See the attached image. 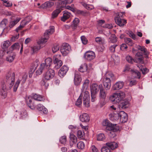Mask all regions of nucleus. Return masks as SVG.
Returning <instances> with one entry per match:
<instances>
[{"label":"nucleus","instance_id":"f257e3e1","mask_svg":"<svg viewBox=\"0 0 152 152\" xmlns=\"http://www.w3.org/2000/svg\"><path fill=\"white\" fill-rule=\"evenodd\" d=\"M52 63V60L50 58H47L45 60V63H42L36 72V74H41L43 70L49 69Z\"/></svg>","mask_w":152,"mask_h":152},{"label":"nucleus","instance_id":"f03ea898","mask_svg":"<svg viewBox=\"0 0 152 152\" xmlns=\"http://www.w3.org/2000/svg\"><path fill=\"white\" fill-rule=\"evenodd\" d=\"M125 96L124 93L120 91L113 94L110 97V99L114 103H118L124 99Z\"/></svg>","mask_w":152,"mask_h":152},{"label":"nucleus","instance_id":"7ed1b4c3","mask_svg":"<svg viewBox=\"0 0 152 152\" xmlns=\"http://www.w3.org/2000/svg\"><path fill=\"white\" fill-rule=\"evenodd\" d=\"M15 74L14 72H8L6 75V79L7 82L9 84V88L11 89L14 84L15 80Z\"/></svg>","mask_w":152,"mask_h":152},{"label":"nucleus","instance_id":"20e7f679","mask_svg":"<svg viewBox=\"0 0 152 152\" xmlns=\"http://www.w3.org/2000/svg\"><path fill=\"white\" fill-rule=\"evenodd\" d=\"M27 77V73L26 72H23L22 78H18L16 81L13 86V90L14 91H16L20 82L22 85H23L25 83Z\"/></svg>","mask_w":152,"mask_h":152},{"label":"nucleus","instance_id":"39448f33","mask_svg":"<svg viewBox=\"0 0 152 152\" xmlns=\"http://www.w3.org/2000/svg\"><path fill=\"white\" fill-rule=\"evenodd\" d=\"M70 50V47L67 43H63L61 46L60 51L64 56H66Z\"/></svg>","mask_w":152,"mask_h":152},{"label":"nucleus","instance_id":"423d86ee","mask_svg":"<svg viewBox=\"0 0 152 152\" xmlns=\"http://www.w3.org/2000/svg\"><path fill=\"white\" fill-rule=\"evenodd\" d=\"M93 69L91 64H89L87 66V64L84 63L81 65L80 68H79V71L82 72H87L88 73H89Z\"/></svg>","mask_w":152,"mask_h":152},{"label":"nucleus","instance_id":"0eeeda50","mask_svg":"<svg viewBox=\"0 0 152 152\" xmlns=\"http://www.w3.org/2000/svg\"><path fill=\"white\" fill-rule=\"evenodd\" d=\"M95 57L94 52L92 51H88L84 55L85 58L88 61H91L93 60L95 58Z\"/></svg>","mask_w":152,"mask_h":152},{"label":"nucleus","instance_id":"6e6552de","mask_svg":"<svg viewBox=\"0 0 152 152\" xmlns=\"http://www.w3.org/2000/svg\"><path fill=\"white\" fill-rule=\"evenodd\" d=\"M54 71L52 69H49L45 74L44 77L46 80H49L54 77Z\"/></svg>","mask_w":152,"mask_h":152},{"label":"nucleus","instance_id":"1a4fd4ad","mask_svg":"<svg viewBox=\"0 0 152 152\" xmlns=\"http://www.w3.org/2000/svg\"><path fill=\"white\" fill-rule=\"evenodd\" d=\"M119 116L120 121L121 122L124 123L127 121V114L124 111H121L119 112Z\"/></svg>","mask_w":152,"mask_h":152},{"label":"nucleus","instance_id":"9d476101","mask_svg":"<svg viewBox=\"0 0 152 152\" xmlns=\"http://www.w3.org/2000/svg\"><path fill=\"white\" fill-rule=\"evenodd\" d=\"M1 88L0 91L1 95L5 98L7 96V90L6 85L4 82L1 83Z\"/></svg>","mask_w":152,"mask_h":152},{"label":"nucleus","instance_id":"9b49d317","mask_svg":"<svg viewBox=\"0 0 152 152\" xmlns=\"http://www.w3.org/2000/svg\"><path fill=\"white\" fill-rule=\"evenodd\" d=\"M115 20L116 23L121 27H123L126 23V20L122 19L121 18L115 17Z\"/></svg>","mask_w":152,"mask_h":152},{"label":"nucleus","instance_id":"f8f14e48","mask_svg":"<svg viewBox=\"0 0 152 152\" xmlns=\"http://www.w3.org/2000/svg\"><path fill=\"white\" fill-rule=\"evenodd\" d=\"M99 96L100 99H105L106 98L107 93L106 92L102 84L99 85Z\"/></svg>","mask_w":152,"mask_h":152},{"label":"nucleus","instance_id":"ddd939ff","mask_svg":"<svg viewBox=\"0 0 152 152\" xmlns=\"http://www.w3.org/2000/svg\"><path fill=\"white\" fill-rule=\"evenodd\" d=\"M68 70V67L65 65L63 66L60 69L58 72V75L61 78L63 77L66 74Z\"/></svg>","mask_w":152,"mask_h":152},{"label":"nucleus","instance_id":"4468645a","mask_svg":"<svg viewBox=\"0 0 152 152\" xmlns=\"http://www.w3.org/2000/svg\"><path fill=\"white\" fill-rule=\"evenodd\" d=\"M7 53L8 55L6 58V61L10 63L12 62L15 58V54L12 52L7 51Z\"/></svg>","mask_w":152,"mask_h":152},{"label":"nucleus","instance_id":"2eb2a0df","mask_svg":"<svg viewBox=\"0 0 152 152\" xmlns=\"http://www.w3.org/2000/svg\"><path fill=\"white\" fill-rule=\"evenodd\" d=\"M103 84L106 90L109 89L111 86V81L109 79L104 77L103 80Z\"/></svg>","mask_w":152,"mask_h":152},{"label":"nucleus","instance_id":"dca6fc26","mask_svg":"<svg viewBox=\"0 0 152 152\" xmlns=\"http://www.w3.org/2000/svg\"><path fill=\"white\" fill-rule=\"evenodd\" d=\"M63 15L61 18V20L63 22H65L66 20L71 18L72 17L71 14L67 11L63 12Z\"/></svg>","mask_w":152,"mask_h":152},{"label":"nucleus","instance_id":"f3484780","mask_svg":"<svg viewBox=\"0 0 152 152\" xmlns=\"http://www.w3.org/2000/svg\"><path fill=\"white\" fill-rule=\"evenodd\" d=\"M124 85V83L122 81H118L113 86L112 89L113 90H117L122 88Z\"/></svg>","mask_w":152,"mask_h":152},{"label":"nucleus","instance_id":"a211bd4d","mask_svg":"<svg viewBox=\"0 0 152 152\" xmlns=\"http://www.w3.org/2000/svg\"><path fill=\"white\" fill-rule=\"evenodd\" d=\"M91 94H96L99 89V86L95 83H93L90 86Z\"/></svg>","mask_w":152,"mask_h":152},{"label":"nucleus","instance_id":"6ab92c4d","mask_svg":"<svg viewBox=\"0 0 152 152\" xmlns=\"http://www.w3.org/2000/svg\"><path fill=\"white\" fill-rule=\"evenodd\" d=\"M82 80L80 75L78 72L75 73L74 79V83L75 85H78L81 82Z\"/></svg>","mask_w":152,"mask_h":152},{"label":"nucleus","instance_id":"aec40b11","mask_svg":"<svg viewBox=\"0 0 152 152\" xmlns=\"http://www.w3.org/2000/svg\"><path fill=\"white\" fill-rule=\"evenodd\" d=\"M136 58L134 61L138 63L143 64L144 63L143 58L140 52H138L136 55Z\"/></svg>","mask_w":152,"mask_h":152},{"label":"nucleus","instance_id":"412c9836","mask_svg":"<svg viewBox=\"0 0 152 152\" xmlns=\"http://www.w3.org/2000/svg\"><path fill=\"white\" fill-rule=\"evenodd\" d=\"M37 64V63L34 64L32 63L31 65L30 69L28 72L29 77H31L32 75L34 72L35 70L38 67Z\"/></svg>","mask_w":152,"mask_h":152},{"label":"nucleus","instance_id":"4be33fe9","mask_svg":"<svg viewBox=\"0 0 152 152\" xmlns=\"http://www.w3.org/2000/svg\"><path fill=\"white\" fill-rule=\"evenodd\" d=\"M80 120L83 122H88L90 120V118L88 114L86 113H84L80 116Z\"/></svg>","mask_w":152,"mask_h":152},{"label":"nucleus","instance_id":"5701e85b","mask_svg":"<svg viewBox=\"0 0 152 152\" xmlns=\"http://www.w3.org/2000/svg\"><path fill=\"white\" fill-rule=\"evenodd\" d=\"M95 41L98 44L104 45L106 43V41L104 38L102 37H97L95 38Z\"/></svg>","mask_w":152,"mask_h":152},{"label":"nucleus","instance_id":"b1692460","mask_svg":"<svg viewBox=\"0 0 152 152\" xmlns=\"http://www.w3.org/2000/svg\"><path fill=\"white\" fill-rule=\"evenodd\" d=\"M29 22V21H27L26 20H22L21 22L20 25L16 29L15 31L17 32H18L19 30H21L24 28Z\"/></svg>","mask_w":152,"mask_h":152},{"label":"nucleus","instance_id":"393cba45","mask_svg":"<svg viewBox=\"0 0 152 152\" xmlns=\"http://www.w3.org/2000/svg\"><path fill=\"white\" fill-rule=\"evenodd\" d=\"M106 145L111 149L113 150L116 148L118 147L117 143L114 142H108L106 143Z\"/></svg>","mask_w":152,"mask_h":152},{"label":"nucleus","instance_id":"a878e982","mask_svg":"<svg viewBox=\"0 0 152 152\" xmlns=\"http://www.w3.org/2000/svg\"><path fill=\"white\" fill-rule=\"evenodd\" d=\"M44 38H42L39 39L37 43L39 45L43 44L46 42L49 38V36H45L44 35Z\"/></svg>","mask_w":152,"mask_h":152},{"label":"nucleus","instance_id":"bb28decb","mask_svg":"<svg viewBox=\"0 0 152 152\" xmlns=\"http://www.w3.org/2000/svg\"><path fill=\"white\" fill-rule=\"evenodd\" d=\"M37 109L39 111H42L44 114H46L48 112V110L42 105L38 104L37 107Z\"/></svg>","mask_w":152,"mask_h":152},{"label":"nucleus","instance_id":"cd10ccee","mask_svg":"<svg viewBox=\"0 0 152 152\" xmlns=\"http://www.w3.org/2000/svg\"><path fill=\"white\" fill-rule=\"evenodd\" d=\"M112 124L107 119L103 121L102 123V125L103 126H105L107 129L108 130H109V128L112 126Z\"/></svg>","mask_w":152,"mask_h":152},{"label":"nucleus","instance_id":"c85d7f7f","mask_svg":"<svg viewBox=\"0 0 152 152\" xmlns=\"http://www.w3.org/2000/svg\"><path fill=\"white\" fill-rule=\"evenodd\" d=\"M104 77L109 79L111 81L115 80V77L114 75L110 72H107L105 75Z\"/></svg>","mask_w":152,"mask_h":152},{"label":"nucleus","instance_id":"c756f323","mask_svg":"<svg viewBox=\"0 0 152 152\" xmlns=\"http://www.w3.org/2000/svg\"><path fill=\"white\" fill-rule=\"evenodd\" d=\"M54 31V27L53 26H52L50 27V29L46 31L44 33V35L46 36H49L52 34Z\"/></svg>","mask_w":152,"mask_h":152},{"label":"nucleus","instance_id":"7c9ffc66","mask_svg":"<svg viewBox=\"0 0 152 152\" xmlns=\"http://www.w3.org/2000/svg\"><path fill=\"white\" fill-rule=\"evenodd\" d=\"M89 83V80L88 79H86L85 80L82 88V91L83 92L87 90L88 88Z\"/></svg>","mask_w":152,"mask_h":152},{"label":"nucleus","instance_id":"2f4dec72","mask_svg":"<svg viewBox=\"0 0 152 152\" xmlns=\"http://www.w3.org/2000/svg\"><path fill=\"white\" fill-rule=\"evenodd\" d=\"M60 8L54 10L52 13V17L54 18L56 17L58 14L61 12L62 9L61 8L62 7L61 6L60 7Z\"/></svg>","mask_w":152,"mask_h":152},{"label":"nucleus","instance_id":"473e14b6","mask_svg":"<svg viewBox=\"0 0 152 152\" xmlns=\"http://www.w3.org/2000/svg\"><path fill=\"white\" fill-rule=\"evenodd\" d=\"M136 48L138 50L143 52L145 55L147 56L148 55V53L146 49L144 47L138 45L137 46Z\"/></svg>","mask_w":152,"mask_h":152},{"label":"nucleus","instance_id":"72a5a7b5","mask_svg":"<svg viewBox=\"0 0 152 152\" xmlns=\"http://www.w3.org/2000/svg\"><path fill=\"white\" fill-rule=\"evenodd\" d=\"M80 22V20L78 18H75L72 22V25L73 29H75L78 26Z\"/></svg>","mask_w":152,"mask_h":152},{"label":"nucleus","instance_id":"f704fd0d","mask_svg":"<svg viewBox=\"0 0 152 152\" xmlns=\"http://www.w3.org/2000/svg\"><path fill=\"white\" fill-rule=\"evenodd\" d=\"M119 127L117 126L116 124H112L110 128H109L110 131H112L113 132H117L119 130Z\"/></svg>","mask_w":152,"mask_h":152},{"label":"nucleus","instance_id":"c9c22d12","mask_svg":"<svg viewBox=\"0 0 152 152\" xmlns=\"http://www.w3.org/2000/svg\"><path fill=\"white\" fill-rule=\"evenodd\" d=\"M119 112L115 111L111 119L112 120L116 121L119 118Z\"/></svg>","mask_w":152,"mask_h":152},{"label":"nucleus","instance_id":"e433bc0d","mask_svg":"<svg viewBox=\"0 0 152 152\" xmlns=\"http://www.w3.org/2000/svg\"><path fill=\"white\" fill-rule=\"evenodd\" d=\"M21 18H16L15 20L10 22L9 26L11 28L15 26L20 20Z\"/></svg>","mask_w":152,"mask_h":152},{"label":"nucleus","instance_id":"4c0bfd02","mask_svg":"<svg viewBox=\"0 0 152 152\" xmlns=\"http://www.w3.org/2000/svg\"><path fill=\"white\" fill-rule=\"evenodd\" d=\"M32 97L34 100L37 101H42L43 100L42 97L39 95L36 94H33Z\"/></svg>","mask_w":152,"mask_h":152},{"label":"nucleus","instance_id":"58836bf2","mask_svg":"<svg viewBox=\"0 0 152 152\" xmlns=\"http://www.w3.org/2000/svg\"><path fill=\"white\" fill-rule=\"evenodd\" d=\"M82 94L81 96H83V93L84 96H83V99H90L89 93L88 91L87 90H85L83 92L82 91Z\"/></svg>","mask_w":152,"mask_h":152},{"label":"nucleus","instance_id":"ea45409f","mask_svg":"<svg viewBox=\"0 0 152 152\" xmlns=\"http://www.w3.org/2000/svg\"><path fill=\"white\" fill-rule=\"evenodd\" d=\"M77 146L78 149L82 150L84 148L85 145L83 142L80 141L77 143Z\"/></svg>","mask_w":152,"mask_h":152},{"label":"nucleus","instance_id":"a19ab883","mask_svg":"<svg viewBox=\"0 0 152 152\" xmlns=\"http://www.w3.org/2000/svg\"><path fill=\"white\" fill-rule=\"evenodd\" d=\"M85 134L84 132L81 130L78 131L77 133V136L78 138L82 139L84 138Z\"/></svg>","mask_w":152,"mask_h":152},{"label":"nucleus","instance_id":"79ce46f5","mask_svg":"<svg viewBox=\"0 0 152 152\" xmlns=\"http://www.w3.org/2000/svg\"><path fill=\"white\" fill-rule=\"evenodd\" d=\"M41 48L39 46H36L34 47H32L31 48V51L33 53H37Z\"/></svg>","mask_w":152,"mask_h":152},{"label":"nucleus","instance_id":"37998d69","mask_svg":"<svg viewBox=\"0 0 152 152\" xmlns=\"http://www.w3.org/2000/svg\"><path fill=\"white\" fill-rule=\"evenodd\" d=\"M11 45V43L9 41L4 42L2 46L3 48L6 49L7 48Z\"/></svg>","mask_w":152,"mask_h":152},{"label":"nucleus","instance_id":"c03bdc74","mask_svg":"<svg viewBox=\"0 0 152 152\" xmlns=\"http://www.w3.org/2000/svg\"><path fill=\"white\" fill-rule=\"evenodd\" d=\"M20 47V45L18 43H15L11 46V48L12 50H19Z\"/></svg>","mask_w":152,"mask_h":152},{"label":"nucleus","instance_id":"a18cd8bd","mask_svg":"<svg viewBox=\"0 0 152 152\" xmlns=\"http://www.w3.org/2000/svg\"><path fill=\"white\" fill-rule=\"evenodd\" d=\"M97 140L99 141H102L105 138V136L104 134L100 133L97 135Z\"/></svg>","mask_w":152,"mask_h":152},{"label":"nucleus","instance_id":"49530a36","mask_svg":"<svg viewBox=\"0 0 152 152\" xmlns=\"http://www.w3.org/2000/svg\"><path fill=\"white\" fill-rule=\"evenodd\" d=\"M60 59L61 55H55L53 57L54 63H56V62H58L59 61H61Z\"/></svg>","mask_w":152,"mask_h":152},{"label":"nucleus","instance_id":"de8ad7c7","mask_svg":"<svg viewBox=\"0 0 152 152\" xmlns=\"http://www.w3.org/2000/svg\"><path fill=\"white\" fill-rule=\"evenodd\" d=\"M8 21L6 19H3L1 22L0 26L2 28H5L7 23Z\"/></svg>","mask_w":152,"mask_h":152},{"label":"nucleus","instance_id":"09e8293b","mask_svg":"<svg viewBox=\"0 0 152 152\" xmlns=\"http://www.w3.org/2000/svg\"><path fill=\"white\" fill-rule=\"evenodd\" d=\"M124 41L126 43L130 46H132L133 45L134 43L130 38H124Z\"/></svg>","mask_w":152,"mask_h":152},{"label":"nucleus","instance_id":"8fccbe9b","mask_svg":"<svg viewBox=\"0 0 152 152\" xmlns=\"http://www.w3.org/2000/svg\"><path fill=\"white\" fill-rule=\"evenodd\" d=\"M101 152H111L110 149L106 145L103 146L101 149Z\"/></svg>","mask_w":152,"mask_h":152},{"label":"nucleus","instance_id":"3c124183","mask_svg":"<svg viewBox=\"0 0 152 152\" xmlns=\"http://www.w3.org/2000/svg\"><path fill=\"white\" fill-rule=\"evenodd\" d=\"M133 77L140 79V74L138 71H133L132 73Z\"/></svg>","mask_w":152,"mask_h":152},{"label":"nucleus","instance_id":"603ef678","mask_svg":"<svg viewBox=\"0 0 152 152\" xmlns=\"http://www.w3.org/2000/svg\"><path fill=\"white\" fill-rule=\"evenodd\" d=\"M137 66L139 67L140 69L142 71V73L143 74H146L148 72V69L146 68H144L142 69L140 65L138 64Z\"/></svg>","mask_w":152,"mask_h":152},{"label":"nucleus","instance_id":"864d4df0","mask_svg":"<svg viewBox=\"0 0 152 152\" xmlns=\"http://www.w3.org/2000/svg\"><path fill=\"white\" fill-rule=\"evenodd\" d=\"M83 104L85 107H89L90 106V99H83Z\"/></svg>","mask_w":152,"mask_h":152},{"label":"nucleus","instance_id":"5fc2aeb1","mask_svg":"<svg viewBox=\"0 0 152 152\" xmlns=\"http://www.w3.org/2000/svg\"><path fill=\"white\" fill-rule=\"evenodd\" d=\"M82 93L80 94L79 98L77 99L76 103V105L78 106H80L82 104V96H81Z\"/></svg>","mask_w":152,"mask_h":152},{"label":"nucleus","instance_id":"6e6d98bb","mask_svg":"<svg viewBox=\"0 0 152 152\" xmlns=\"http://www.w3.org/2000/svg\"><path fill=\"white\" fill-rule=\"evenodd\" d=\"M69 137L70 138V141L76 143L77 141V138L74 134H70Z\"/></svg>","mask_w":152,"mask_h":152},{"label":"nucleus","instance_id":"4d7b16f0","mask_svg":"<svg viewBox=\"0 0 152 152\" xmlns=\"http://www.w3.org/2000/svg\"><path fill=\"white\" fill-rule=\"evenodd\" d=\"M83 5L84 7L88 10H91L94 8V7L93 5L88 4L86 3H83Z\"/></svg>","mask_w":152,"mask_h":152},{"label":"nucleus","instance_id":"13d9d810","mask_svg":"<svg viewBox=\"0 0 152 152\" xmlns=\"http://www.w3.org/2000/svg\"><path fill=\"white\" fill-rule=\"evenodd\" d=\"M69 128L73 132H75L78 129L77 127L74 125H70L69 126Z\"/></svg>","mask_w":152,"mask_h":152},{"label":"nucleus","instance_id":"bf43d9fd","mask_svg":"<svg viewBox=\"0 0 152 152\" xmlns=\"http://www.w3.org/2000/svg\"><path fill=\"white\" fill-rule=\"evenodd\" d=\"M59 49V46L58 45H54L52 48V50L53 53H55Z\"/></svg>","mask_w":152,"mask_h":152},{"label":"nucleus","instance_id":"052dcab7","mask_svg":"<svg viewBox=\"0 0 152 152\" xmlns=\"http://www.w3.org/2000/svg\"><path fill=\"white\" fill-rule=\"evenodd\" d=\"M110 41L111 42L114 43L117 41V39L115 37V35L114 34H112L111 35V37L110 38Z\"/></svg>","mask_w":152,"mask_h":152},{"label":"nucleus","instance_id":"680f3d73","mask_svg":"<svg viewBox=\"0 0 152 152\" xmlns=\"http://www.w3.org/2000/svg\"><path fill=\"white\" fill-rule=\"evenodd\" d=\"M60 141L61 143L64 144L66 141V137L65 136L61 137L60 139Z\"/></svg>","mask_w":152,"mask_h":152},{"label":"nucleus","instance_id":"e2e57ef3","mask_svg":"<svg viewBox=\"0 0 152 152\" xmlns=\"http://www.w3.org/2000/svg\"><path fill=\"white\" fill-rule=\"evenodd\" d=\"M126 61L129 63H132L134 61V59L130 56H127L126 57Z\"/></svg>","mask_w":152,"mask_h":152},{"label":"nucleus","instance_id":"0e129e2a","mask_svg":"<svg viewBox=\"0 0 152 152\" xmlns=\"http://www.w3.org/2000/svg\"><path fill=\"white\" fill-rule=\"evenodd\" d=\"M106 104L105 99H100L99 105L100 107H102Z\"/></svg>","mask_w":152,"mask_h":152},{"label":"nucleus","instance_id":"69168bd1","mask_svg":"<svg viewBox=\"0 0 152 152\" xmlns=\"http://www.w3.org/2000/svg\"><path fill=\"white\" fill-rule=\"evenodd\" d=\"M55 64V66L57 69L59 68L62 65V62L61 61H59V62H56V63H54Z\"/></svg>","mask_w":152,"mask_h":152},{"label":"nucleus","instance_id":"338daca9","mask_svg":"<svg viewBox=\"0 0 152 152\" xmlns=\"http://www.w3.org/2000/svg\"><path fill=\"white\" fill-rule=\"evenodd\" d=\"M81 41L83 44L86 45L87 43L88 40L84 36H82L81 37Z\"/></svg>","mask_w":152,"mask_h":152},{"label":"nucleus","instance_id":"774afa93","mask_svg":"<svg viewBox=\"0 0 152 152\" xmlns=\"http://www.w3.org/2000/svg\"><path fill=\"white\" fill-rule=\"evenodd\" d=\"M91 149L93 152H98V150L94 145H92L91 147Z\"/></svg>","mask_w":152,"mask_h":152}]
</instances>
